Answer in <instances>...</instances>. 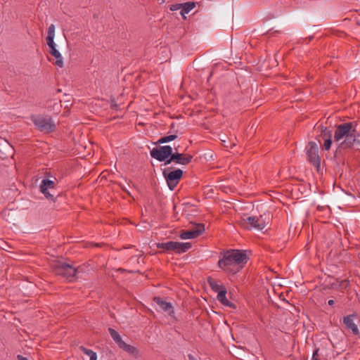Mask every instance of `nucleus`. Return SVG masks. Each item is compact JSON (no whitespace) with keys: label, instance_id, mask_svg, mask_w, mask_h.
Segmentation results:
<instances>
[{"label":"nucleus","instance_id":"f257e3e1","mask_svg":"<svg viewBox=\"0 0 360 360\" xmlns=\"http://www.w3.org/2000/svg\"><path fill=\"white\" fill-rule=\"evenodd\" d=\"M247 255L238 250H230L225 252L218 262V266L226 272L236 274L243 267L242 264L246 263Z\"/></svg>","mask_w":360,"mask_h":360},{"label":"nucleus","instance_id":"f03ea898","mask_svg":"<svg viewBox=\"0 0 360 360\" xmlns=\"http://www.w3.org/2000/svg\"><path fill=\"white\" fill-rule=\"evenodd\" d=\"M359 136L358 131L354 127L352 122H346L337 126L334 134V141L339 142L344 139L340 143V147L345 148L351 147Z\"/></svg>","mask_w":360,"mask_h":360},{"label":"nucleus","instance_id":"7ed1b4c3","mask_svg":"<svg viewBox=\"0 0 360 360\" xmlns=\"http://www.w3.org/2000/svg\"><path fill=\"white\" fill-rule=\"evenodd\" d=\"M238 222L243 229L262 231L270 222V214L264 213L259 217L244 214Z\"/></svg>","mask_w":360,"mask_h":360},{"label":"nucleus","instance_id":"20e7f679","mask_svg":"<svg viewBox=\"0 0 360 360\" xmlns=\"http://www.w3.org/2000/svg\"><path fill=\"white\" fill-rule=\"evenodd\" d=\"M30 120L36 128L41 132L49 134L53 131L56 129V124L51 117L32 115Z\"/></svg>","mask_w":360,"mask_h":360},{"label":"nucleus","instance_id":"39448f33","mask_svg":"<svg viewBox=\"0 0 360 360\" xmlns=\"http://www.w3.org/2000/svg\"><path fill=\"white\" fill-rule=\"evenodd\" d=\"M207 283L211 288V289L217 293V298L219 302H220L222 304L228 307H231L232 303L229 301L226 297V288L222 284V283L219 281H217L214 278L209 277L207 278Z\"/></svg>","mask_w":360,"mask_h":360},{"label":"nucleus","instance_id":"423d86ee","mask_svg":"<svg viewBox=\"0 0 360 360\" xmlns=\"http://www.w3.org/2000/svg\"><path fill=\"white\" fill-rule=\"evenodd\" d=\"M52 268L56 274L68 279L73 278L77 272L75 267L60 260L52 264Z\"/></svg>","mask_w":360,"mask_h":360},{"label":"nucleus","instance_id":"0eeeda50","mask_svg":"<svg viewBox=\"0 0 360 360\" xmlns=\"http://www.w3.org/2000/svg\"><path fill=\"white\" fill-rule=\"evenodd\" d=\"M183 170L176 169L171 170L169 168L165 169L162 172L163 176L165 177L167 186L171 191H173L183 176Z\"/></svg>","mask_w":360,"mask_h":360},{"label":"nucleus","instance_id":"6e6552de","mask_svg":"<svg viewBox=\"0 0 360 360\" xmlns=\"http://www.w3.org/2000/svg\"><path fill=\"white\" fill-rule=\"evenodd\" d=\"M156 246L158 248H162L166 251L173 250L177 254H181L189 250L191 248V244L190 243L168 241L157 243Z\"/></svg>","mask_w":360,"mask_h":360},{"label":"nucleus","instance_id":"1a4fd4ad","mask_svg":"<svg viewBox=\"0 0 360 360\" xmlns=\"http://www.w3.org/2000/svg\"><path fill=\"white\" fill-rule=\"evenodd\" d=\"M56 186V179H44L40 184V191L44 194L46 199L54 201Z\"/></svg>","mask_w":360,"mask_h":360},{"label":"nucleus","instance_id":"9d476101","mask_svg":"<svg viewBox=\"0 0 360 360\" xmlns=\"http://www.w3.org/2000/svg\"><path fill=\"white\" fill-rule=\"evenodd\" d=\"M173 150L170 146H162L153 148L150 151V156L160 162L167 160L173 155Z\"/></svg>","mask_w":360,"mask_h":360},{"label":"nucleus","instance_id":"9b49d317","mask_svg":"<svg viewBox=\"0 0 360 360\" xmlns=\"http://www.w3.org/2000/svg\"><path fill=\"white\" fill-rule=\"evenodd\" d=\"M306 153L308 160L313 164V165L319 170L321 167V158L318 154L319 148L315 142L310 141L306 147Z\"/></svg>","mask_w":360,"mask_h":360},{"label":"nucleus","instance_id":"f8f14e48","mask_svg":"<svg viewBox=\"0 0 360 360\" xmlns=\"http://www.w3.org/2000/svg\"><path fill=\"white\" fill-rule=\"evenodd\" d=\"M193 160V155L190 154H184L177 152V149L175 148V152L165 163V165L170 164L174 162L177 165H186L189 164Z\"/></svg>","mask_w":360,"mask_h":360},{"label":"nucleus","instance_id":"ddd939ff","mask_svg":"<svg viewBox=\"0 0 360 360\" xmlns=\"http://www.w3.org/2000/svg\"><path fill=\"white\" fill-rule=\"evenodd\" d=\"M205 231L203 224H198L191 230H187L180 233V238L183 240L195 238L202 233Z\"/></svg>","mask_w":360,"mask_h":360},{"label":"nucleus","instance_id":"4468645a","mask_svg":"<svg viewBox=\"0 0 360 360\" xmlns=\"http://www.w3.org/2000/svg\"><path fill=\"white\" fill-rule=\"evenodd\" d=\"M153 300L163 311L167 312L170 316L174 314L173 307L170 302H166L158 297H155Z\"/></svg>","mask_w":360,"mask_h":360},{"label":"nucleus","instance_id":"2eb2a0df","mask_svg":"<svg viewBox=\"0 0 360 360\" xmlns=\"http://www.w3.org/2000/svg\"><path fill=\"white\" fill-rule=\"evenodd\" d=\"M354 315H347L344 317L343 323L346 326L348 330H350L354 335H358L359 333L357 326L354 321Z\"/></svg>","mask_w":360,"mask_h":360},{"label":"nucleus","instance_id":"dca6fc26","mask_svg":"<svg viewBox=\"0 0 360 360\" xmlns=\"http://www.w3.org/2000/svg\"><path fill=\"white\" fill-rule=\"evenodd\" d=\"M50 53L56 59L55 64L57 66L62 68L63 66V57L60 52L56 49V46L50 49Z\"/></svg>","mask_w":360,"mask_h":360},{"label":"nucleus","instance_id":"f3484780","mask_svg":"<svg viewBox=\"0 0 360 360\" xmlns=\"http://www.w3.org/2000/svg\"><path fill=\"white\" fill-rule=\"evenodd\" d=\"M109 333L114 342L120 347L124 342L120 334L113 328H108Z\"/></svg>","mask_w":360,"mask_h":360},{"label":"nucleus","instance_id":"a211bd4d","mask_svg":"<svg viewBox=\"0 0 360 360\" xmlns=\"http://www.w3.org/2000/svg\"><path fill=\"white\" fill-rule=\"evenodd\" d=\"M120 349H123L126 352L129 354L136 356L138 354V350L136 347L132 345H128L126 342H123L122 344L119 347Z\"/></svg>","mask_w":360,"mask_h":360},{"label":"nucleus","instance_id":"6ab92c4d","mask_svg":"<svg viewBox=\"0 0 360 360\" xmlns=\"http://www.w3.org/2000/svg\"><path fill=\"white\" fill-rule=\"evenodd\" d=\"M194 7L195 3L193 2H186L182 4L181 14L184 15L185 14L188 13Z\"/></svg>","mask_w":360,"mask_h":360},{"label":"nucleus","instance_id":"aec40b11","mask_svg":"<svg viewBox=\"0 0 360 360\" xmlns=\"http://www.w3.org/2000/svg\"><path fill=\"white\" fill-rule=\"evenodd\" d=\"M177 138V135L176 134H171L168 136H165L161 137L158 141V143H165L169 141H172L175 140Z\"/></svg>","mask_w":360,"mask_h":360},{"label":"nucleus","instance_id":"412c9836","mask_svg":"<svg viewBox=\"0 0 360 360\" xmlns=\"http://www.w3.org/2000/svg\"><path fill=\"white\" fill-rule=\"evenodd\" d=\"M13 215V212L12 210H6L3 212V217L5 219L6 221H8L9 223H13L15 219H13L12 217Z\"/></svg>","mask_w":360,"mask_h":360},{"label":"nucleus","instance_id":"4be33fe9","mask_svg":"<svg viewBox=\"0 0 360 360\" xmlns=\"http://www.w3.org/2000/svg\"><path fill=\"white\" fill-rule=\"evenodd\" d=\"M331 144H332V140H331V137H330V134L329 136L327 139H325V140H324V143H323L324 149L326 150H328L331 147Z\"/></svg>","mask_w":360,"mask_h":360},{"label":"nucleus","instance_id":"5701e85b","mask_svg":"<svg viewBox=\"0 0 360 360\" xmlns=\"http://www.w3.org/2000/svg\"><path fill=\"white\" fill-rule=\"evenodd\" d=\"M79 349L80 350L86 355L89 356L90 357L91 355H92L93 354L95 353V352H94L93 350L91 349H87L86 347H84V346H80L79 347Z\"/></svg>","mask_w":360,"mask_h":360},{"label":"nucleus","instance_id":"b1692460","mask_svg":"<svg viewBox=\"0 0 360 360\" xmlns=\"http://www.w3.org/2000/svg\"><path fill=\"white\" fill-rule=\"evenodd\" d=\"M53 39H54V37H51V36H47V37H46V42L50 49L56 46Z\"/></svg>","mask_w":360,"mask_h":360},{"label":"nucleus","instance_id":"393cba45","mask_svg":"<svg viewBox=\"0 0 360 360\" xmlns=\"http://www.w3.org/2000/svg\"><path fill=\"white\" fill-rule=\"evenodd\" d=\"M47 36H51V37H54L55 36V26L54 25H51L49 28H48V34Z\"/></svg>","mask_w":360,"mask_h":360},{"label":"nucleus","instance_id":"a878e982","mask_svg":"<svg viewBox=\"0 0 360 360\" xmlns=\"http://www.w3.org/2000/svg\"><path fill=\"white\" fill-rule=\"evenodd\" d=\"M182 4H173L170 6V10L172 11H177L180 8H181Z\"/></svg>","mask_w":360,"mask_h":360},{"label":"nucleus","instance_id":"bb28decb","mask_svg":"<svg viewBox=\"0 0 360 360\" xmlns=\"http://www.w3.org/2000/svg\"><path fill=\"white\" fill-rule=\"evenodd\" d=\"M318 352H319V349H316L314 352L313 353V356H312V358H311V360H319L317 357L318 356Z\"/></svg>","mask_w":360,"mask_h":360},{"label":"nucleus","instance_id":"cd10ccee","mask_svg":"<svg viewBox=\"0 0 360 360\" xmlns=\"http://www.w3.org/2000/svg\"><path fill=\"white\" fill-rule=\"evenodd\" d=\"M90 360H96L97 359V354L95 352L92 355L90 356Z\"/></svg>","mask_w":360,"mask_h":360},{"label":"nucleus","instance_id":"c85d7f7f","mask_svg":"<svg viewBox=\"0 0 360 360\" xmlns=\"http://www.w3.org/2000/svg\"><path fill=\"white\" fill-rule=\"evenodd\" d=\"M17 359L18 360H28L27 358H26V357H25V356H22V355H20V354L17 356Z\"/></svg>","mask_w":360,"mask_h":360},{"label":"nucleus","instance_id":"c756f323","mask_svg":"<svg viewBox=\"0 0 360 360\" xmlns=\"http://www.w3.org/2000/svg\"><path fill=\"white\" fill-rule=\"evenodd\" d=\"M53 106H54V108H56V110H58L59 108L60 107V103L55 102Z\"/></svg>","mask_w":360,"mask_h":360},{"label":"nucleus","instance_id":"7c9ffc66","mask_svg":"<svg viewBox=\"0 0 360 360\" xmlns=\"http://www.w3.org/2000/svg\"><path fill=\"white\" fill-rule=\"evenodd\" d=\"M188 358L189 360H197L192 354H188Z\"/></svg>","mask_w":360,"mask_h":360},{"label":"nucleus","instance_id":"2f4dec72","mask_svg":"<svg viewBox=\"0 0 360 360\" xmlns=\"http://www.w3.org/2000/svg\"><path fill=\"white\" fill-rule=\"evenodd\" d=\"M188 358L189 360H197L192 354H188Z\"/></svg>","mask_w":360,"mask_h":360},{"label":"nucleus","instance_id":"473e14b6","mask_svg":"<svg viewBox=\"0 0 360 360\" xmlns=\"http://www.w3.org/2000/svg\"><path fill=\"white\" fill-rule=\"evenodd\" d=\"M334 303H335V302H334V300H328V304L329 305H330V306L333 305V304H334Z\"/></svg>","mask_w":360,"mask_h":360},{"label":"nucleus","instance_id":"72a5a7b5","mask_svg":"<svg viewBox=\"0 0 360 360\" xmlns=\"http://www.w3.org/2000/svg\"><path fill=\"white\" fill-rule=\"evenodd\" d=\"M159 4H164L165 2V0H158Z\"/></svg>","mask_w":360,"mask_h":360}]
</instances>
